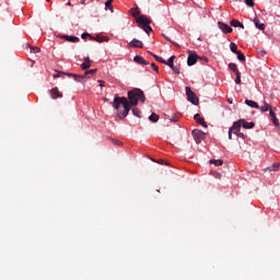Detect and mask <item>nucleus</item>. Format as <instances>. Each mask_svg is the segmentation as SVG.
Listing matches in <instances>:
<instances>
[{"mask_svg":"<svg viewBox=\"0 0 280 280\" xmlns=\"http://www.w3.org/2000/svg\"><path fill=\"white\" fill-rule=\"evenodd\" d=\"M139 101H141L142 104H145V94H143L141 89L136 88L128 92V98L116 94L112 102V106L115 110H118L117 117L125 119V117H128L130 108H132V106H137Z\"/></svg>","mask_w":280,"mask_h":280,"instance_id":"f257e3e1","label":"nucleus"},{"mask_svg":"<svg viewBox=\"0 0 280 280\" xmlns=\"http://www.w3.org/2000/svg\"><path fill=\"white\" fill-rule=\"evenodd\" d=\"M186 96L188 102H190V104H194V106H198V104H200V98H198L196 92H192L191 88L189 86H186Z\"/></svg>","mask_w":280,"mask_h":280,"instance_id":"f03ea898","label":"nucleus"},{"mask_svg":"<svg viewBox=\"0 0 280 280\" xmlns=\"http://www.w3.org/2000/svg\"><path fill=\"white\" fill-rule=\"evenodd\" d=\"M198 58H200V56H198L196 51H189L188 59H187L188 67H194V65L198 62Z\"/></svg>","mask_w":280,"mask_h":280,"instance_id":"7ed1b4c3","label":"nucleus"},{"mask_svg":"<svg viewBox=\"0 0 280 280\" xmlns=\"http://www.w3.org/2000/svg\"><path fill=\"white\" fill-rule=\"evenodd\" d=\"M174 60H176V56H171L164 65L170 67L174 71V73L178 74V73H180V69H178V67L174 66Z\"/></svg>","mask_w":280,"mask_h":280,"instance_id":"20e7f679","label":"nucleus"},{"mask_svg":"<svg viewBox=\"0 0 280 280\" xmlns=\"http://www.w3.org/2000/svg\"><path fill=\"white\" fill-rule=\"evenodd\" d=\"M242 127L240 126V122L238 121H236V122H234L233 124V126L230 128V130H229V139L231 140V139H233V135H238L240 133V129H241Z\"/></svg>","mask_w":280,"mask_h":280,"instance_id":"39448f33","label":"nucleus"},{"mask_svg":"<svg viewBox=\"0 0 280 280\" xmlns=\"http://www.w3.org/2000/svg\"><path fill=\"white\" fill-rule=\"evenodd\" d=\"M192 137H194L196 143H201L202 139H205V132H202V130H200V129H194Z\"/></svg>","mask_w":280,"mask_h":280,"instance_id":"423d86ee","label":"nucleus"},{"mask_svg":"<svg viewBox=\"0 0 280 280\" xmlns=\"http://www.w3.org/2000/svg\"><path fill=\"white\" fill-rule=\"evenodd\" d=\"M137 23L139 25V27H145L148 26L150 23H152V21L150 19H148V16L145 15H140L138 19H137Z\"/></svg>","mask_w":280,"mask_h":280,"instance_id":"0eeeda50","label":"nucleus"},{"mask_svg":"<svg viewBox=\"0 0 280 280\" xmlns=\"http://www.w3.org/2000/svg\"><path fill=\"white\" fill-rule=\"evenodd\" d=\"M218 27L223 34H231L233 32V28L229 24H224V22H218Z\"/></svg>","mask_w":280,"mask_h":280,"instance_id":"6e6552de","label":"nucleus"},{"mask_svg":"<svg viewBox=\"0 0 280 280\" xmlns=\"http://www.w3.org/2000/svg\"><path fill=\"white\" fill-rule=\"evenodd\" d=\"M237 122L240 124L241 127L243 126V128H245V130H250V129L255 128V122H253V121L248 122L245 119H240Z\"/></svg>","mask_w":280,"mask_h":280,"instance_id":"1a4fd4ad","label":"nucleus"},{"mask_svg":"<svg viewBox=\"0 0 280 280\" xmlns=\"http://www.w3.org/2000/svg\"><path fill=\"white\" fill-rule=\"evenodd\" d=\"M63 75H68V78H73L75 82H81L82 84H84V77L81 74L63 73Z\"/></svg>","mask_w":280,"mask_h":280,"instance_id":"9d476101","label":"nucleus"},{"mask_svg":"<svg viewBox=\"0 0 280 280\" xmlns=\"http://www.w3.org/2000/svg\"><path fill=\"white\" fill-rule=\"evenodd\" d=\"M269 117L273 126H276V128H279L280 124H279V119L277 118V114H275V109H270Z\"/></svg>","mask_w":280,"mask_h":280,"instance_id":"9b49d317","label":"nucleus"},{"mask_svg":"<svg viewBox=\"0 0 280 280\" xmlns=\"http://www.w3.org/2000/svg\"><path fill=\"white\" fill-rule=\"evenodd\" d=\"M129 47H133V48H138V49H143V42L133 38V39L129 43Z\"/></svg>","mask_w":280,"mask_h":280,"instance_id":"f8f14e48","label":"nucleus"},{"mask_svg":"<svg viewBox=\"0 0 280 280\" xmlns=\"http://www.w3.org/2000/svg\"><path fill=\"white\" fill-rule=\"evenodd\" d=\"M262 104H264V106H259V108H258V110H261V113H268V110H269V113H270V110L273 109V108H272V105L268 104V103L266 102V100L262 101Z\"/></svg>","mask_w":280,"mask_h":280,"instance_id":"ddd939ff","label":"nucleus"},{"mask_svg":"<svg viewBox=\"0 0 280 280\" xmlns=\"http://www.w3.org/2000/svg\"><path fill=\"white\" fill-rule=\"evenodd\" d=\"M194 119L197 124H200L203 128H208L207 121H205V118L200 117V114H195Z\"/></svg>","mask_w":280,"mask_h":280,"instance_id":"4468645a","label":"nucleus"},{"mask_svg":"<svg viewBox=\"0 0 280 280\" xmlns=\"http://www.w3.org/2000/svg\"><path fill=\"white\" fill-rule=\"evenodd\" d=\"M133 62H137V65H144L148 66L150 65V61L145 60L143 57L141 56H136L133 57Z\"/></svg>","mask_w":280,"mask_h":280,"instance_id":"2eb2a0df","label":"nucleus"},{"mask_svg":"<svg viewBox=\"0 0 280 280\" xmlns=\"http://www.w3.org/2000/svg\"><path fill=\"white\" fill-rule=\"evenodd\" d=\"M50 95L52 100H58V97H62V92H60L58 88H54L50 90Z\"/></svg>","mask_w":280,"mask_h":280,"instance_id":"dca6fc26","label":"nucleus"},{"mask_svg":"<svg viewBox=\"0 0 280 280\" xmlns=\"http://www.w3.org/2000/svg\"><path fill=\"white\" fill-rule=\"evenodd\" d=\"M81 69L83 71H86V69H91V59L89 57H85L83 59V63L81 65Z\"/></svg>","mask_w":280,"mask_h":280,"instance_id":"f3484780","label":"nucleus"},{"mask_svg":"<svg viewBox=\"0 0 280 280\" xmlns=\"http://www.w3.org/2000/svg\"><path fill=\"white\" fill-rule=\"evenodd\" d=\"M62 38L68 43H80V37L63 35Z\"/></svg>","mask_w":280,"mask_h":280,"instance_id":"a211bd4d","label":"nucleus"},{"mask_svg":"<svg viewBox=\"0 0 280 280\" xmlns=\"http://www.w3.org/2000/svg\"><path fill=\"white\" fill-rule=\"evenodd\" d=\"M254 23H255L257 30H260L261 32H264V30H266V24L259 23V19L255 18Z\"/></svg>","mask_w":280,"mask_h":280,"instance_id":"6ab92c4d","label":"nucleus"},{"mask_svg":"<svg viewBox=\"0 0 280 280\" xmlns=\"http://www.w3.org/2000/svg\"><path fill=\"white\" fill-rule=\"evenodd\" d=\"M245 104L247 106H249L250 108H256V109L259 108V104H257V102H255V101L245 100Z\"/></svg>","mask_w":280,"mask_h":280,"instance_id":"aec40b11","label":"nucleus"},{"mask_svg":"<svg viewBox=\"0 0 280 280\" xmlns=\"http://www.w3.org/2000/svg\"><path fill=\"white\" fill-rule=\"evenodd\" d=\"M230 25H232V27H241L244 30V24L237 20H231Z\"/></svg>","mask_w":280,"mask_h":280,"instance_id":"412c9836","label":"nucleus"},{"mask_svg":"<svg viewBox=\"0 0 280 280\" xmlns=\"http://www.w3.org/2000/svg\"><path fill=\"white\" fill-rule=\"evenodd\" d=\"M95 73H97V69H92V70H88L84 72V74H81L84 78H89L90 75H95Z\"/></svg>","mask_w":280,"mask_h":280,"instance_id":"4be33fe9","label":"nucleus"},{"mask_svg":"<svg viewBox=\"0 0 280 280\" xmlns=\"http://www.w3.org/2000/svg\"><path fill=\"white\" fill-rule=\"evenodd\" d=\"M211 165H215V167H220L221 165H224V161L222 160H210Z\"/></svg>","mask_w":280,"mask_h":280,"instance_id":"5701e85b","label":"nucleus"},{"mask_svg":"<svg viewBox=\"0 0 280 280\" xmlns=\"http://www.w3.org/2000/svg\"><path fill=\"white\" fill-rule=\"evenodd\" d=\"M149 121H152L153 124H156L159 121V114L153 113L149 116Z\"/></svg>","mask_w":280,"mask_h":280,"instance_id":"b1692460","label":"nucleus"},{"mask_svg":"<svg viewBox=\"0 0 280 280\" xmlns=\"http://www.w3.org/2000/svg\"><path fill=\"white\" fill-rule=\"evenodd\" d=\"M237 56V60H240L241 62H246V56L238 50V52H236Z\"/></svg>","mask_w":280,"mask_h":280,"instance_id":"393cba45","label":"nucleus"},{"mask_svg":"<svg viewBox=\"0 0 280 280\" xmlns=\"http://www.w3.org/2000/svg\"><path fill=\"white\" fill-rule=\"evenodd\" d=\"M229 70L233 71L234 73H240V69H237V65L229 63Z\"/></svg>","mask_w":280,"mask_h":280,"instance_id":"a878e982","label":"nucleus"},{"mask_svg":"<svg viewBox=\"0 0 280 280\" xmlns=\"http://www.w3.org/2000/svg\"><path fill=\"white\" fill-rule=\"evenodd\" d=\"M139 14H141V11H139V8H133L131 9V15L137 19V16H139Z\"/></svg>","mask_w":280,"mask_h":280,"instance_id":"bb28decb","label":"nucleus"},{"mask_svg":"<svg viewBox=\"0 0 280 280\" xmlns=\"http://www.w3.org/2000/svg\"><path fill=\"white\" fill-rule=\"evenodd\" d=\"M230 49L232 54H237L240 50H237V45L235 43L230 44Z\"/></svg>","mask_w":280,"mask_h":280,"instance_id":"cd10ccee","label":"nucleus"},{"mask_svg":"<svg viewBox=\"0 0 280 280\" xmlns=\"http://www.w3.org/2000/svg\"><path fill=\"white\" fill-rule=\"evenodd\" d=\"M280 163H276L272 166L268 167L269 172H279Z\"/></svg>","mask_w":280,"mask_h":280,"instance_id":"c85d7f7f","label":"nucleus"},{"mask_svg":"<svg viewBox=\"0 0 280 280\" xmlns=\"http://www.w3.org/2000/svg\"><path fill=\"white\" fill-rule=\"evenodd\" d=\"M152 57L154 58V60H156V62H161L162 65H165L167 61L161 57H159L158 55H152Z\"/></svg>","mask_w":280,"mask_h":280,"instance_id":"c756f323","label":"nucleus"},{"mask_svg":"<svg viewBox=\"0 0 280 280\" xmlns=\"http://www.w3.org/2000/svg\"><path fill=\"white\" fill-rule=\"evenodd\" d=\"M105 8L106 10H110V12H113V0H107L105 2Z\"/></svg>","mask_w":280,"mask_h":280,"instance_id":"7c9ffc66","label":"nucleus"},{"mask_svg":"<svg viewBox=\"0 0 280 280\" xmlns=\"http://www.w3.org/2000/svg\"><path fill=\"white\" fill-rule=\"evenodd\" d=\"M131 113L132 115H135V117L141 118V115H140L141 112L139 110V108L137 107L131 108Z\"/></svg>","mask_w":280,"mask_h":280,"instance_id":"2f4dec72","label":"nucleus"},{"mask_svg":"<svg viewBox=\"0 0 280 280\" xmlns=\"http://www.w3.org/2000/svg\"><path fill=\"white\" fill-rule=\"evenodd\" d=\"M235 84H242V73L236 72Z\"/></svg>","mask_w":280,"mask_h":280,"instance_id":"473e14b6","label":"nucleus"},{"mask_svg":"<svg viewBox=\"0 0 280 280\" xmlns=\"http://www.w3.org/2000/svg\"><path fill=\"white\" fill-rule=\"evenodd\" d=\"M142 30H143V32H145V34L152 33V26H150V24L147 26H142Z\"/></svg>","mask_w":280,"mask_h":280,"instance_id":"72a5a7b5","label":"nucleus"},{"mask_svg":"<svg viewBox=\"0 0 280 280\" xmlns=\"http://www.w3.org/2000/svg\"><path fill=\"white\" fill-rule=\"evenodd\" d=\"M81 38H83V39L91 38V40H94V39H95V37L91 36V34H89V33H83V34L81 35Z\"/></svg>","mask_w":280,"mask_h":280,"instance_id":"f704fd0d","label":"nucleus"},{"mask_svg":"<svg viewBox=\"0 0 280 280\" xmlns=\"http://www.w3.org/2000/svg\"><path fill=\"white\" fill-rule=\"evenodd\" d=\"M246 5H248V8H255V1L253 0H245Z\"/></svg>","mask_w":280,"mask_h":280,"instance_id":"c9c22d12","label":"nucleus"},{"mask_svg":"<svg viewBox=\"0 0 280 280\" xmlns=\"http://www.w3.org/2000/svg\"><path fill=\"white\" fill-rule=\"evenodd\" d=\"M31 54H40L39 47H31Z\"/></svg>","mask_w":280,"mask_h":280,"instance_id":"e433bc0d","label":"nucleus"},{"mask_svg":"<svg viewBox=\"0 0 280 280\" xmlns=\"http://www.w3.org/2000/svg\"><path fill=\"white\" fill-rule=\"evenodd\" d=\"M81 5H88V3H93V0H80Z\"/></svg>","mask_w":280,"mask_h":280,"instance_id":"4c0bfd02","label":"nucleus"},{"mask_svg":"<svg viewBox=\"0 0 280 280\" xmlns=\"http://www.w3.org/2000/svg\"><path fill=\"white\" fill-rule=\"evenodd\" d=\"M166 40H168L170 43H172V45H174V47H180V45H178V43L176 42H172V39H170V37H165Z\"/></svg>","mask_w":280,"mask_h":280,"instance_id":"58836bf2","label":"nucleus"},{"mask_svg":"<svg viewBox=\"0 0 280 280\" xmlns=\"http://www.w3.org/2000/svg\"><path fill=\"white\" fill-rule=\"evenodd\" d=\"M151 68L153 69V71H155L156 73H159V67L156 63H151Z\"/></svg>","mask_w":280,"mask_h":280,"instance_id":"ea45409f","label":"nucleus"},{"mask_svg":"<svg viewBox=\"0 0 280 280\" xmlns=\"http://www.w3.org/2000/svg\"><path fill=\"white\" fill-rule=\"evenodd\" d=\"M94 40H96V43H104V40H108V39L96 37V38H94Z\"/></svg>","mask_w":280,"mask_h":280,"instance_id":"a19ab883","label":"nucleus"},{"mask_svg":"<svg viewBox=\"0 0 280 280\" xmlns=\"http://www.w3.org/2000/svg\"><path fill=\"white\" fill-rule=\"evenodd\" d=\"M65 74V72H57L56 74H54L52 75V78H60V75H63Z\"/></svg>","mask_w":280,"mask_h":280,"instance_id":"79ce46f5","label":"nucleus"},{"mask_svg":"<svg viewBox=\"0 0 280 280\" xmlns=\"http://www.w3.org/2000/svg\"><path fill=\"white\" fill-rule=\"evenodd\" d=\"M98 83H100V86H101V88H103V86L106 84V82L103 81V80H98Z\"/></svg>","mask_w":280,"mask_h":280,"instance_id":"37998d69","label":"nucleus"},{"mask_svg":"<svg viewBox=\"0 0 280 280\" xmlns=\"http://www.w3.org/2000/svg\"><path fill=\"white\" fill-rule=\"evenodd\" d=\"M236 137H240L241 139H244L245 136H244L243 132H240V131H238V133L236 135Z\"/></svg>","mask_w":280,"mask_h":280,"instance_id":"c03bdc74","label":"nucleus"},{"mask_svg":"<svg viewBox=\"0 0 280 280\" xmlns=\"http://www.w3.org/2000/svg\"><path fill=\"white\" fill-rule=\"evenodd\" d=\"M113 141H114L115 145H121L122 144L121 141H119V140H113Z\"/></svg>","mask_w":280,"mask_h":280,"instance_id":"a18cd8bd","label":"nucleus"},{"mask_svg":"<svg viewBox=\"0 0 280 280\" xmlns=\"http://www.w3.org/2000/svg\"><path fill=\"white\" fill-rule=\"evenodd\" d=\"M202 60H203V62H209V58H207V57H203Z\"/></svg>","mask_w":280,"mask_h":280,"instance_id":"49530a36","label":"nucleus"},{"mask_svg":"<svg viewBox=\"0 0 280 280\" xmlns=\"http://www.w3.org/2000/svg\"><path fill=\"white\" fill-rule=\"evenodd\" d=\"M171 121H174V122H176V121H178V118H176V117H173V118L171 119Z\"/></svg>","mask_w":280,"mask_h":280,"instance_id":"de8ad7c7","label":"nucleus"},{"mask_svg":"<svg viewBox=\"0 0 280 280\" xmlns=\"http://www.w3.org/2000/svg\"><path fill=\"white\" fill-rule=\"evenodd\" d=\"M148 54H150V56H154V54H152V51H148Z\"/></svg>","mask_w":280,"mask_h":280,"instance_id":"09e8293b","label":"nucleus"},{"mask_svg":"<svg viewBox=\"0 0 280 280\" xmlns=\"http://www.w3.org/2000/svg\"><path fill=\"white\" fill-rule=\"evenodd\" d=\"M68 5H71V2H69Z\"/></svg>","mask_w":280,"mask_h":280,"instance_id":"8fccbe9b","label":"nucleus"},{"mask_svg":"<svg viewBox=\"0 0 280 280\" xmlns=\"http://www.w3.org/2000/svg\"><path fill=\"white\" fill-rule=\"evenodd\" d=\"M229 103H230V104H233V102H231V101H230Z\"/></svg>","mask_w":280,"mask_h":280,"instance_id":"3c124183","label":"nucleus"},{"mask_svg":"<svg viewBox=\"0 0 280 280\" xmlns=\"http://www.w3.org/2000/svg\"><path fill=\"white\" fill-rule=\"evenodd\" d=\"M229 103H230V104H233V102H231V101H230Z\"/></svg>","mask_w":280,"mask_h":280,"instance_id":"603ef678","label":"nucleus"}]
</instances>
